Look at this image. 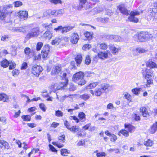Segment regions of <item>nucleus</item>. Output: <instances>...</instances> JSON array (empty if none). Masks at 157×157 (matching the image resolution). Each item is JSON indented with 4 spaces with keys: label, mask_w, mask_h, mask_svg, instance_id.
<instances>
[{
    "label": "nucleus",
    "mask_w": 157,
    "mask_h": 157,
    "mask_svg": "<svg viewBox=\"0 0 157 157\" xmlns=\"http://www.w3.org/2000/svg\"><path fill=\"white\" fill-rule=\"evenodd\" d=\"M100 48L103 50H106L107 48V44L105 43H101L100 44Z\"/></svg>",
    "instance_id": "43"
},
{
    "label": "nucleus",
    "mask_w": 157,
    "mask_h": 157,
    "mask_svg": "<svg viewBox=\"0 0 157 157\" xmlns=\"http://www.w3.org/2000/svg\"><path fill=\"white\" fill-rule=\"evenodd\" d=\"M109 87V85L108 84H104L101 85V89L102 90L103 92L106 90Z\"/></svg>",
    "instance_id": "41"
},
{
    "label": "nucleus",
    "mask_w": 157,
    "mask_h": 157,
    "mask_svg": "<svg viewBox=\"0 0 157 157\" xmlns=\"http://www.w3.org/2000/svg\"><path fill=\"white\" fill-rule=\"evenodd\" d=\"M50 15H53L55 17L57 16L56 10H50Z\"/></svg>",
    "instance_id": "60"
},
{
    "label": "nucleus",
    "mask_w": 157,
    "mask_h": 157,
    "mask_svg": "<svg viewBox=\"0 0 157 157\" xmlns=\"http://www.w3.org/2000/svg\"><path fill=\"white\" fill-rule=\"evenodd\" d=\"M64 124L66 128L69 130L71 127H70V124L67 121H64Z\"/></svg>",
    "instance_id": "58"
},
{
    "label": "nucleus",
    "mask_w": 157,
    "mask_h": 157,
    "mask_svg": "<svg viewBox=\"0 0 157 157\" xmlns=\"http://www.w3.org/2000/svg\"><path fill=\"white\" fill-rule=\"evenodd\" d=\"M98 85V82H95L91 83L87 86V89H91L95 87Z\"/></svg>",
    "instance_id": "35"
},
{
    "label": "nucleus",
    "mask_w": 157,
    "mask_h": 157,
    "mask_svg": "<svg viewBox=\"0 0 157 157\" xmlns=\"http://www.w3.org/2000/svg\"><path fill=\"white\" fill-rule=\"evenodd\" d=\"M42 70V68L41 66L35 65L32 67L31 72L36 76L38 77Z\"/></svg>",
    "instance_id": "3"
},
{
    "label": "nucleus",
    "mask_w": 157,
    "mask_h": 157,
    "mask_svg": "<svg viewBox=\"0 0 157 157\" xmlns=\"http://www.w3.org/2000/svg\"><path fill=\"white\" fill-rule=\"evenodd\" d=\"M148 34L145 32H142L139 34L135 35L134 36V40L137 42H144L147 40Z\"/></svg>",
    "instance_id": "1"
},
{
    "label": "nucleus",
    "mask_w": 157,
    "mask_h": 157,
    "mask_svg": "<svg viewBox=\"0 0 157 157\" xmlns=\"http://www.w3.org/2000/svg\"><path fill=\"white\" fill-rule=\"evenodd\" d=\"M50 15V10H46L44 13V17H47Z\"/></svg>",
    "instance_id": "63"
},
{
    "label": "nucleus",
    "mask_w": 157,
    "mask_h": 157,
    "mask_svg": "<svg viewBox=\"0 0 157 157\" xmlns=\"http://www.w3.org/2000/svg\"><path fill=\"white\" fill-rule=\"evenodd\" d=\"M21 118L24 121H30L31 120V117L29 115L22 116Z\"/></svg>",
    "instance_id": "39"
},
{
    "label": "nucleus",
    "mask_w": 157,
    "mask_h": 157,
    "mask_svg": "<svg viewBox=\"0 0 157 157\" xmlns=\"http://www.w3.org/2000/svg\"><path fill=\"white\" fill-rule=\"evenodd\" d=\"M50 2L55 4H57L58 3H61L62 2L60 0H49Z\"/></svg>",
    "instance_id": "61"
},
{
    "label": "nucleus",
    "mask_w": 157,
    "mask_h": 157,
    "mask_svg": "<svg viewBox=\"0 0 157 157\" xmlns=\"http://www.w3.org/2000/svg\"><path fill=\"white\" fill-rule=\"evenodd\" d=\"M109 18L108 17H103L100 18V21L103 23L107 22L109 21Z\"/></svg>",
    "instance_id": "46"
},
{
    "label": "nucleus",
    "mask_w": 157,
    "mask_h": 157,
    "mask_svg": "<svg viewBox=\"0 0 157 157\" xmlns=\"http://www.w3.org/2000/svg\"><path fill=\"white\" fill-rule=\"evenodd\" d=\"M85 144V142L84 140H81L79 141L77 144V145L78 146H83Z\"/></svg>",
    "instance_id": "64"
},
{
    "label": "nucleus",
    "mask_w": 157,
    "mask_h": 157,
    "mask_svg": "<svg viewBox=\"0 0 157 157\" xmlns=\"http://www.w3.org/2000/svg\"><path fill=\"white\" fill-rule=\"evenodd\" d=\"M84 74L82 72H79L75 74L73 77V80L74 82H76L80 78H83Z\"/></svg>",
    "instance_id": "11"
},
{
    "label": "nucleus",
    "mask_w": 157,
    "mask_h": 157,
    "mask_svg": "<svg viewBox=\"0 0 157 157\" xmlns=\"http://www.w3.org/2000/svg\"><path fill=\"white\" fill-rule=\"evenodd\" d=\"M6 12H2L1 13L0 16V19L2 20H3L6 17Z\"/></svg>",
    "instance_id": "59"
},
{
    "label": "nucleus",
    "mask_w": 157,
    "mask_h": 157,
    "mask_svg": "<svg viewBox=\"0 0 157 157\" xmlns=\"http://www.w3.org/2000/svg\"><path fill=\"white\" fill-rule=\"evenodd\" d=\"M79 128L78 126H72L70 129V130L74 133L76 132L79 130Z\"/></svg>",
    "instance_id": "30"
},
{
    "label": "nucleus",
    "mask_w": 157,
    "mask_h": 157,
    "mask_svg": "<svg viewBox=\"0 0 157 157\" xmlns=\"http://www.w3.org/2000/svg\"><path fill=\"white\" fill-rule=\"evenodd\" d=\"M97 157H102L105 156V153L104 152L97 153L96 154Z\"/></svg>",
    "instance_id": "56"
},
{
    "label": "nucleus",
    "mask_w": 157,
    "mask_h": 157,
    "mask_svg": "<svg viewBox=\"0 0 157 157\" xmlns=\"http://www.w3.org/2000/svg\"><path fill=\"white\" fill-rule=\"evenodd\" d=\"M78 117L82 122H84L86 120V115L83 112H80L79 113Z\"/></svg>",
    "instance_id": "25"
},
{
    "label": "nucleus",
    "mask_w": 157,
    "mask_h": 157,
    "mask_svg": "<svg viewBox=\"0 0 157 157\" xmlns=\"http://www.w3.org/2000/svg\"><path fill=\"white\" fill-rule=\"evenodd\" d=\"M140 15V13L137 11H134L131 12L130 16L128 17V20L134 23H137L138 22L139 19L138 18L135 17V16Z\"/></svg>",
    "instance_id": "4"
},
{
    "label": "nucleus",
    "mask_w": 157,
    "mask_h": 157,
    "mask_svg": "<svg viewBox=\"0 0 157 157\" xmlns=\"http://www.w3.org/2000/svg\"><path fill=\"white\" fill-rule=\"evenodd\" d=\"M78 85L82 86L86 84V81L84 79V77L79 79L78 80L75 82Z\"/></svg>",
    "instance_id": "24"
},
{
    "label": "nucleus",
    "mask_w": 157,
    "mask_h": 157,
    "mask_svg": "<svg viewBox=\"0 0 157 157\" xmlns=\"http://www.w3.org/2000/svg\"><path fill=\"white\" fill-rule=\"evenodd\" d=\"M84 35L87 38L88 40H90L91 39L92 36V34L91 33L86 32L84 34Z\"/></svg>",
    "instance_id": "44"
},
{
    "label": "nucleus",
    "mask_w": 157,
    "mask_h": 157,
    "mask_svg": "<svg viewBox=\"0 0 157 157\" xmlns=\"http://www.w3.org/2000/svg\"><path fill=\"white\" fill-rule=\"evenodd\" d=\"M61 74H62L61 76L64 79L65 81L63 82V83H62L60 84L59 87L58 88V89H65L68 81L67 78L66 77L67 74L66 73L63 72L61 73Z\"/></svg>",
    "instance_id": "6"
},
{
    "label": "nucleus",
    "mask_w": 157,
    "mask_h": 157,
    "mask_svg": "<svg viewBox=\"0 0 157 157\" xmlns=\"http://www.w3.org/2000/svg\"><path fill=\"white\" fill-rule=\"evenodd\" d=\"M157 131V122H156L151 127L150 130V132L151 134L154 133Z\"/></svg>",
    "instance_id": "19"
},
{
    "label": "nucleus",
    "mask_w": 157,
    "mask_h": 157,
    "mask_svg": "<svg viewBox=\"0 0 157 157\" xmlns=\"http://www.w3.org/2000/svg\"><path fill=\"white\" fill-rule=\"evenodd\" d=\"M110 139L112 142L115 141L117 140V137L113 134H111L110 136Z\"/></svg>",
    "instance_id": "47"
},
{
    "label": "nucleus",
    "mask_w": 157,
    "mask_h": 157,
    "mask_svg": "<svg viewBox=\"0 0 157 157\" xmlns=\"http://www.w3.org/2000/svg\"><path fill=\"white\" fill-rule=\"evenodd\" d=\"M18 16L21 20H25L28 17V13L26 11H20L18 13Z\"/></svg>",
    "instance_id": "8"
},
{
    "label": "nucleus",
    "mask_w": 157,
    "mask_h": 157,
    "mask_svg": "<svg viewBox=\"0 0 157 157\" xmlns=\"http://www.w3.org/2000/svg\"><path fill=\"white\" fill-rule=\"evenodd\" d=\"M124 97L128 100L131 101V96L127 92H124L123 93Z\"/></svg>",
    "instance_id": "40"
},
{
    "label": "nucleus",
    "mask_w": 157,
    "mask_h": 157,
    "mask_svg": "<svg viewBox=\"0 0 157 157\" xmlns=\"http://www.w3.org/2000/svg\"><path fill=\"white\" fill-rule=\"evenodd\" d=\"M109 48L110 50L112 51V52L113 54H115L118 52L120 48H117L113 45L111 44L109 45Z\"/></svg>",
    "instance_id": "18"
},
{
    "label": "nucleus",
    "mask_w": 157,
    "mask_h": 157,
    "mask_svg": "<svg viewBox=\"0 0 157 157\" xmlns=\"http://www.w3.org/2000/svg\"><path fill=\"white\" fill-rule=\"evenodd\" d=\"M80 98L84 100H88L90 98L89 95L87 94H85L80 95Z\"/></svg>",
    "instance_id": "38"
},
{
    "label": "nucleus",
    "mask_w": 157,
    "mask_h": 157,
    "mask_svg": "<svg viewBox=\"0 0 157 157\" xmlns=\"http://www.w3.org/2000/svg\"><path fill=\"white\" fill-rule=\"evenodd\" d=\"M150 70L149 69L146 68L142 70V73L143 75L145 77V78H148V77H151V75L149 74Z\"/></svg>",
    "instance_id": "17"
},
{
    "label": "nucleus",
    "mask_w": 157,
    "mask_h": 157,
    "mask_svg": "<svg viewBox=\"0 0 157 157\" xmlns=\"http://www.w3.org/2000/svg\"><path fill=\"white\" fill-rule=\"evenodd\" d=\"M140 111L144 117H147L149 116V113L147 111V109L145 107H141L140 109Z\"/></svg>",
    "instance_id": "14"
},
{
    "label": "nucleus",
    "mask_w": 157,
    "mask_h": 157,
    "mask_svg": "<svg viewBox=\"0 0 157 157\" xmlns=\"http://www.w3.org/2000/svg\"><path fill=\"white\" fill-rule=\"evenodd\" d=\"M61 40L60 38H56L52 41V44L53 45H57L61 42Z\"/></svg>",
    "instance_id": "27"
},
{
    "label": "nucleus",
    "mask_w": 157,
    "mask_h": 157,
    "mask_svg": "<svg viewBox=\"0 0 157 157\" xmlns=\"http://www.w3.org/2000/svg\"><path fill=\"white\" fill-rule=\"evenodd\" d=\"M19 73V71L16 69H15L12 71V74L13 76L17 75Z\"/></svg>",
    "instance_id": "55"
},
{
    "label": "nucleus",
    "mask_w": 157,
    "mask_h": 157,
    "mask_svg": "<svg viewBox=\"0 0 157 157\" xmlns=\"http://www.w3.org/2000/svg\"><path fill=\"white\" fill-rule=\"evenodd\" d=\"M136 51L139 53H142L147 52V50L142 48L138 47L136 48Z\"/></svg>",
    "instance_id": "37"
},
{
    "label": "nucleus",
    "mask_w": 157,
    "mask_h": 157,
    "mask_svg": "<svg viewBox=\"0 0 157 157\" xmlns=\"http://www.w3.org/2000/svg\"><path fill=\"white\" fill-rule=\"evenodd\" d=\"M55 115L58 117H62L63 116V113L62 111L58 110L56 112Z\"/></svg>",
    "instance_id": "45"
},
{
    "label": "nucleus",
    "mask_w": 157,
    "mask_h": 157,
    "mask_svg": "<svg viewBox=\"0 0 157 157\" xmlns=\"http://www.w3.org/2000/svg\"><path fill=\"white\" fill-rule=\"evenodd\" d=\"M10 63V61H8L6 59H4L1 62V66L4 68L7 67Z\"/></svg>",
    "instance_id": "21"
},
{
    "label": "nucleus",
    "mask_w": 157,
    "mask_h": 157,
    "mask_svg": "<svg viewBox=\"0 0 157 157\" xmlns=\"http://www.w3.org/2000/svg\"><path fill=\"white\" fill-rule=\"evenodd\" d=\"M8 99V96L4 93L0 94V101H2L4 102L7 101Z\"/></svg>",
    "instance_id": "22"
},
{
    "label": "nucleus",
    "mask_w": 157,
    "mask_h": 157,
    "mask_svg": "<svg viewBox=\"0 0 157 157\" xmlns=\"http://www.w3.org/2000/svg\"><path fill=\"white\" fill-rule=\"evenodd\" d=\"M0 144L3 146L5 148L8 149L9 147L8 143L5 140H0Z\"/></svg>",
    "instance_id": "29"
},
{
    "label": "nucleus",
    "mask_w": 157,
    "mask_h": 157,
    "mask_svg": "<svg viewBox=\"0 0 157 157\" xmlns=\"http://www.w3.org/2000/svg\"><path fill=\"white\" fill-rule=\"evenodd\" d=\"M63 27H62L61 26H59L57 28H56L54 29V30L56 31H60L61 33H63Z\"/></svg>",
    "instance_id": "54"
},
{
    "label": "nucleus",
    "mask_w": 157,
    "mask_h": 157,
    "mask_svg": "<svg viewBox=\"0 0 157 157\" xmlns=\"http://www.w3.org/2000/svg\"><path fill=\"white\" fill-rule=\"evenodd\" d=\"M10 63L9 66V69L10 70H12L15 67L16 64L14 62H12V61H10Z\"/></svg>",
    "instance_id": "48"
},
{
    "label": "nucleus",
    "mask_w": 157,
    "mask_h": 157,
    "mask_svg": "<svg viewBox=\"0 0 157 157\" xmlns=\"http://www.w3.org/2000/svg\"><path fill=\"white\" fill-rule=\"evenodd\" d=\"M39 106L40 108L44 111H45L46 109L45 108V105L44 104L41 103L40 104Z\"/></svg>",
    "instance_id": "62"
},
{
    "label": "nucleus",
    "mask_w": 157,
    "mask_h": 157,
    "mask_svg": "<svg viewBox=\"0 0 157 157\" xmlns=\"http://www.w3.org/2000/svg\"><path fill=\"white\" fill-rule=\"evenodd\" d=\"M24 54L25 58L27 59L31 58L33 56L32 52L30 48L26 47L24 49Z\"/></svg>",
    "instance_id": "9"
},
{
    "label": "nucleus",
    "mask_w": 157,
    "mask_h": 157,
    "mask_svg": "<svg viewBox=\"0 0 157 157\" xmlns=\"http://www.w3.org/2000/svg\"><path fill=\"white\" fill-rule=\"evenodd\" d=\"M144 144V145L146 146H151L153 145V142L152 141L148 139L147 141H145Z\"/></svg>",
    "instance_id": "36"
},
{
    "label": "nucleus",
    "mask_w": 157,
    "mask_h": 157,
    "mask_svg": "<svg viewBox=\"0 0 157 157\" xmlns=\"http://www.w3.org/2000/svg\"><path fill=\"white\" fill-rule=\"evenodd\" d=\"M117 8L122 14L124 15H128L129 14V12L128 10L125 5L121 4L117 6Z\"/></svg>",
    "instance_id": "7"
},
{
    "label": "nucleus",
    "mask_w": 157,
    "mask_h": 157,
    "mask_svg": "<svg viewBox=\"0 0 157 157\" xmlns=\"http://www.w3.org/2000/svg\"><path fill=\"white\" fill-rule=\"evenodd\" d=\"M14 6L15 7H18L22 5V2L20 1H16L14 2Z\"/></svg>",
    "instance_id": "57"
},
{
    "label": "nucleus",
    "mask_w": 157,
    "mask_h": 157,
    "mask_svg": "<svg viewBox=\"0 0 157 157\" xmlns=\"http://www.w3.org/2000/svg\"><path fill=\"white\" fill-rule=\"evenodd\" d=\"M76 89L75 86L72 84H71L70 85V87H69V90L70 91H74Z\"/></svg>",
    "instance_id": "52"
},
{
    "label": "nucleus",
    "mask_w": 157,
    "mask_h": 157,
    "mask_svg": "<svg viewBox=\"0 0 157 157\" xmlns=\"http://www.w3.org/2000/svg\"><path fill=\"white\" fill-rule=\"evenodd\" d=\"M82 56L81 55H78L76 57L75 59L77 66L81 63L82 61Z\"/></svg>",
    "instance_id": "32"
},
{
    "label": "nucleus",
    "mask_w": 157,
    "mask_h": 157,
    "mask_svg": "<svg viewBox=\"0 0 157 157\" xmlns=\"http://www.w3.org/2000/svg\"><path fill=\"white\" fill-rule=\"evenodd\" d=\"M61 154L64 156H67V154L70 153L69 151L66 149H62L61 150Z\"/></svg>",
    "instance_id": "34"
},
{
    "label": "nucleus",
    "mask_w": 157,
    "mask_h": 157,
    "mask_svg": "<svg viewBox=\"0 0 157 157\" xmlns=\"http://www.w3.org/2000/svg\"><path fill=\"white\" fill-rule=\"evenodd\" d=\"M102 92L101 89H98L95 90V94L96 96H100Z\"/></svg>",
    "instance_id": "42"
},
{
    "label": "nucleus",
    "mask_w": 157,
    "mask_h": 157,
    "mask_svg": "<svg viewBox=\"0 0 157 157\" xmlns=\"http://www.w3.org/2000/svg\"><path fill=\"white\" fill-rule=\"evenodd\" d=\"M146 86L147 87H150V85L152 84L153 81L152 79L151 78V77H148L147 78Z\"/></svg>",
    "instance_id": "31"
},
{
    "label": "nucleus",
    "mask_w": 157,
    "mask_h": 157,
    "mask_svg": "<svg viewBox=\"0 0 157 157\" xmlns=\"http://www.w3.org/2000/svg\"><path fill=\"white\" fill-rule=\"evenodd\" d=\"M65 135H62L61 136L58 137V140L61 142L63 143L65 140Z\"/></svg>",
    "instance_id": "49"
},
{
    "label": "nucleus",
    "mask_w": 157,
    "mask_h": 157,
    "mask_svg": "<svg viewBox=\"0 0 157 157\" xmlns=\"http://www.w3.org/2000/svg\"><path fill=\"white\" fill-rule=\"evenodd\" d=\"M108 52L107 51V52H99L98 54V58L102 60L107 59L108 57Z\"/></svg>",
    "instance_id": "13"
},
{
    "label": "nucleus",
    "mask_w": 157,
    "mask_h": 157,
    "mask_svg": "<svg viewBox=\"0 0 157 157\" xmlns=\"http://www.w3.org/2000/svg\"><path fill=\"white\" fill-rule=\"evenodd\" d=\"M79 37L78 35L76 33H73L71 34L70 41L72 44H75L77 43Z\"/></svg>",
    "instance_id": "10"
},
{
    "label": "nucleus",
    "mask_w": 157,
    "mask_h": 157,
    "mask_svg": "<svg viewBox=\"0 0 157 157\" xmlns=\"http://www.w3.org/2000/svg\"><path fill=\"white\" fill-rule=\"evenodd\" d=\"M91 62V59L89 56H87L85 60V63L87 65L89 64Z\"/></svg>",
    "instance_id": "51"
},
{
    "label": "nucleus",
    "mask_w": 157,
    "mask_h": 157,
    "mask_svg": "<svg viewBox=\"0 0 157 157\" xmlns=\"http://www.w3.org/2000/svg\"><path fill=\"white\" fill-rule=\"evenodd\" d=\"M109 38L111 40L116 41L122 42L124 41V39L118 35H110Z\"/></svg>",
    "instance_id": "16"
},
{
    "label": "nucleus",
    "mask_w": 157,
    "mask_h": 157,
    "mask_svg": "<svg viewBox=\"0 0 157 157\" xmlns=\"http://www.w3.org/2000/svg\"><path fill=\"white\" fill-rule=\"evenodd\" d=\"M61 67L60 65H57L55 66L54 70L52 71L51 74L52 75H57L61 71Z\"/></svg>",
    "instance_id": "15"
},
{
    "label": "nucleus",
    "mask_w": 157,
    "mask_h": 157,
    "mask_svg": "<svg viewBox=\"0 0 157 157\" xmlns=\"http://www.w3.org/2000/svg\"><path fill=\"white\" fill-rule=\"evenodd\" d=\"M125 128L127 130H128L131 133L134 131L135 129V127L131 124H125Z\"/></svg>",
    "instance_id": "23"
},
{
    "label": "nucleus",
    "mask_w": 157,
    "mask_h": 157,
    "mask_svg": "<svg viewBox=\"0 0 157 157\" xmlns=\"http://www.w3.org/2000/svg\"><path fill=\"white\" fill-rule=\"evenodd\" d=\"M43 36L44 37L50 39L52 36V34L50 31H46L43 34Z\"/></svg>",
    "instance_id": "33"
},
{
    "label": "nucleus",
    "mask_w": 157,
    "mask_h": 157,
    "mask_svg": "<svg viewBox=\"0 0 157 157\" xmlns=\"http://www.w3.org/2000/svg\"><path fill=\"white\" fill-rule=\"evenodd\" d=\"M28 67V64L26 62H24L22 63L21 67V70H25Z\"/></svg>",
    "instance_id": "53"
},
{
    "label": "nucleus",
    "mask_w": 157,
    "mask_h": 157,
    "mask_svg": "<svg viewBox=\"0 0 157 157\" xmlns=\"http://www.w3.org/2000/svg\"><path fill=\"white\" fill-rule=\"evenodd\" d=\"M148 12L153 19H157V10L155 9L150 8L149 9Z\"/></svg>",
    "instance_id": "12"
},
{
    "label": "nucleus",
    "mask_w": 157,
    "mask_h": 157,
    "mask_svg": "<svg viewBox=\"0 0 157 157\" xmlns=\"http://www.w3.org/2000/svg\"><path fill=\"white\" fill-rule=\"evenodd\" d=\"M121 134H122L123 136L126 137H128L129 136L128 132L127 131V130H122L120 131L118 133V135L120 136Z\"/></svg>",
    "instance_id": "28"
},
{
    "label": "nucleus",
    "mask_w": 157,
    "mask_h": 157,
    "mask_svg": "<svg viewBox=\"0 0 157 157\" xmlns=\"http://www.w3.org/2000/svg\"><path fill=\"white\" fill-rule=\"evenodd\" d=\"M43 45L41 42H39L36 45V50L37 51L40 50Z\"/></svg>",
    "instance_id": "50"
},
{
    "label": "nucleus",
    "mask_w": 157,
    "mask_h": 157,
    "mask_svg": "<svg viewBox=\"0 0 157 157\" xmlns=\"http://www.w3.org/2000/svg\"><path fill=\"white\" fill-rule=\"evenodd\" d=\"M142 89L140 88H136L132 89V92L136 95H138L140 91H141Z\"/></svg>",
    "instance_id": "26"
},
{
    "label": "nucleus",
    "mask_w": 157,
    "mask_h": 157,
    "mask_svg": "<svg viewBox=\"0 0 157 157\" xmlns=\"http://www.w3.org/2000/svg\"><path fill=\"white\" fill-rule=\"evenodd\" d=\"M50 47L48 45H47L44 46L41 51V54L42 58L44 59H47Z\"/></svg>",
    "instance_id": "5"
},
{
    "label": "nucleus",
    "mask_w": 157,
    "mask_h": 157,
    "mask_svg": "<svg viewBox=\"0 0 157 157\" xmlns=\"http://www.w3.org/2000/svg\"><path fill=\"white\" fill-rule=\"evenodd\" d=\"M40 29L38 27L34 28L29 32L26 36V39H29L31 38L36 37L39 33Z\"/></svg>",
    "instance_id": "2"
},
{
    "label": "nucleus",
    "mask_w": 157,
    "mask_h": 157,
    "mask_svg": "<svg viewBox=\"0 0 157 157\" xmlns=\"http://www.w3.org/2000/svg\"><path fill=\"white\" fill-rule=\"evenodd\" d=\"M147 66L150 67L157 68V65L154 62H152L151 60H149L147 63Z\"/></svg>",
    "instance_id": "20"
}]
</instances>
